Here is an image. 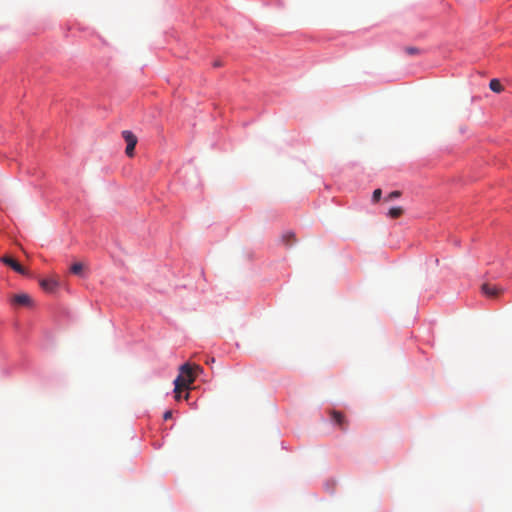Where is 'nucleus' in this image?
Returning a JSON list of instances; mask_svg holds the SVG:
<instances>
[{
  "mask_svg": "<svg viewBox=\"0 0 512 512\" xmlns=\"http://www.w3.org/2000/svg\"><path fill=\"white\" fill-rule=\"evenodd\" d=\"M179 371V375L174 380V393L177 401L181 399L182 391L190 388V385H192L196 379L197 372L202 371V368L199 365L191 366L189 363H185L180 366Z\"/></svg>",
  "mask_w": 512,
  "mask_h": 512,
  "instance_id": "1",
  "label": "nucleus"
},
{
  "mask_svg": "<svg viewBox=\"0 0 512 512\" xmlns=\"http://www.w3.org/2000/svg\"><path fill=\"white\" fill-rule=\"evenodd\" d=\"M122 137L124 138V140L126 142L125 153L128 157H132L134 155V149L138 142V139H137L136 135L129 130H124L122 132Z\"/></svg>",
  "mask_w": 512,
  "mask_h": 512,
  "instance_id": "2",
  "label": "nucleus"
},
{
  "mask_svg": "<svg viewBox=\"0 0 512 512\" xmlns=\"http://www.w3.org/2000/svg\"><path fill=\"white\" fill-rule=\"evenodd\" d=\"M0 260L8 265L9 267H11L15 272L19 273V274H22V275H26L27 274V271L26 269L21 266L15 259H13L12 257L10 256H3L0 258Z\"/></svg>",
  "mask_w": 512,
  "mask_h": 512,
  "instance_id": "3",
  "label": "nucleus"
},
{
  "mask_svg": "<svg viewBox=\"0 0 512 512\" xmlns=\"http://www.w3.org/2000/svg\"><path fill=\"white\" fill-rule=\"evenodd\" d=\"M503 289L501 287H498L496 285H491L488 283H485L482 285V292L490 298H497L501 293Z\"/></svg>",
  "mask_w": 512,
  "mask_h": 512,
  "instance_id": "4",
  "label": "nucleus"
},
{
  "mask_svg": "<svg viewBox=\"0 0 512 512\" xmlns=\"http://www.w3.org/2000/svg\"><path fill=\"white\" fill-rule=\"evenodd\" d=\"M11 301L14 305L19 306H30L32 303L30 296L25 293L15 294Z\"/></svg>",
  "mask_w": 512,
  "mask_h": 512,
  "instance_id": "5",
  "label": "nucleus"
},
{
  "mask_svg": "<svg viewBox=\"0 0 512 512\" xmlns=\"http://www.w3.org/2000/svg\"><path fill=\"white\" fill-rule=\"evenodd\" d=\"M330 415L332 421L335 422L342 430L347 428V421L341 412L333 410Z\"/></svg>",
  "mask_w": 512,
  "mask_h": 512,
  "instance_id": "6",
  "label": "nucleus"
},
{
  "mask_svg": "<svg viewBox=\"0 0 512 512\" xmlns=\"http://www.w3.org/2000/svg\"><path fill=\"white\" fill-rule=\"evenodd\" d=\"M281 240L286 246H291L296 241L295 234L291 231L285 232L282 234Z\"/></svg>",
  "mask_w": 512,
  "mask_h": 512,
  "instance_id": "7",
  "label": "nucleus"
},
{
  "mask_svg": "<svg viewBox=\"0 0 512 512\" xmlns=\"http://www.w3.org/2000/svg\"><path fill=\"white\" fill-rule=\"evenodd\" d=\"M40 285L43 289L52 291L57 286V282L53 279H43L40 281Z\"/></svg>",
  "mask_w": 512,
  "mask_h": 512,
  "instance_id": "8",
  "label": "nucleus"
},
{
  "mask_svg": "<svg viewBox=\"0 0 512 512\" xmlns=\"http://www.w3.org/2000/svg\"><path fill=\"white\" fill-rule=\"evenodd\" d=\"M83 270H84V265L80 262L74 263L70 268L71 273L78 275V276L83 275Z\"/></svg>",
  "mask_w": 512,
  "mask_h": 512,
  "instance_id": "9",
  "label": "nucleus"
},
{
  "mask_svg": "<svg viewBox=\"0 0 512 512\" xmlns=\"http://www.w3.org/2000/svg\"><path fill=\"white\" fill-rule=\"evenodd\" d=\"M489 87L496 93H500L503 90V86L498 79H492L489 83Z\"/></svg>",
  "mask_w": 512,
  "mask_h": 512,
  "instance_id": "10",
  "label": "nucleus"
},
{
  "mask_svg": "<svg viewBox=\"0 0 512 512\" xmlns=\"http://www.w3.org/2000/svg\"><path fill=\"white\" fill-rule=\"evenodd\" d=\"M403 214V209L401 207H393L389 210L388 215L391 218H398Z\"/></svg>",
  "mask_w": 512,
  "mask_h": 512,
  "instance_id": "11",
  "label": "nucleus"
},
{
  "mask_svg": "<svg viewBox=\"0 0 512 512\" xmlns=\"http://www.w3.org/2000/svg\"><path fill=\"white\" fill-rule=\"evenodd\" d=\"M401 196V192L400 191H392L391 193L388 194L386 200L390 201V200H393V199H396V198H399Z\"/></svg>",
  "mask_w": 512,
  "mask_h": 512,
  "instance_id": "12",
  "label": "nucleus"
},
{
  "mask_svg": "<svg viewBox=\"0 0 512 512\" xmlns=\"http://www.w3.org/2000/svg\"><path fill=\"white\" fill-rule=\"evenodd\" d=\"M381 195H382L381 189L374 190L373 195H372V200L374 202H378L381 198Z\"/></svg>",
  "mask_w": 512,
  "mask_h": 512,
  "instance_id": "13",
  "label": "nucleus"
},
{
  "mask_svg": "<svg viewBox=\"0 0 512 512\" xmlns=\"http://www.w3.org/2000/svg\"><path fill=\"white\" fill-rule=\"evenodd\" d=\"M405 52L408 55H416L419 54V49L416 47H406Z\"/></svg>",
  "mask_w": 512,
  "mask_h": 512,
  "instance_id": "14",
  "label": "nucleus"
},
{
  "mask_svg": "<svg viewBox=\"0 0 512 512\" xmlns=\"http://www.w3.org/2000/svg\"><path fill=\"white\" fill-rule=\"evenodd\" d=\"M171 417H172V412H171V411H166V412L164 413V419H165V420H168V419H170Z\"/></svg>",
  "mask_w": 512,
  "mask_h": 512,
  "instance_id": "15",
  "label": "nucleus"
},
{
  "mask_svg": "<svg viewBox=\"0 0 512 512\" xmlns=\"http://www.w3.org/2000/svg\"><path fill=\"white\" fill-rule=\"evenodd\" d=\"M221 65H222V64H221V62H220V61H218V60H217V61H215V62L213 63V66H214V67H219V66H221Z\"/></svg>",
  "mask_w": 512,
  "mask_h": 512,
  "instance_id": "16",
  "label": "nucleus"
},
{
  "mask_svg": "<svg viewBox=\"0 0 512 512\" xmlns=\"http://www.w3.org/2000/svg\"><path fill=\"white\" fill-rule=\"evenodd\" d=\"M188 397H189V393H186L185 394V399H188Z\"/></svg>",
  "mask_w": 512,
  "mask_h": 512,
  "instance_id": "17",
  "label": "nucleus"
}]
</instances>
